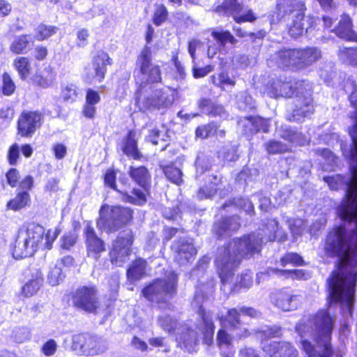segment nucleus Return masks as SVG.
Segmentation results:
<instances>
[{
  "label": "nucleus",
  "mask_w": 357,
  "mask_h": 357,
  "mask_svg": "<svg viewBox=\"0 0 357 357\" xmlns=\"http://www.w3.org/2000/svg\"><path fill=\"white\" fill-rule=\"evenodd\" d=\"M56 76V74L54 68L50 66H47L40 73L34 75L32 80L38 86L46 89L54 84Z\"/></svg>",
  "instance_id": "28"
},
{
  "label": "nucleus",
  "mask_w": 357,
  "mask_h": 357,
  "mask_svg": "<svg viewBox=\"0 0 357 357\" xmlns=\"http://www.w3.org/2000/svg\"><path fill=\"white\" fill-rule=\"evenodd\" d=\"M109 57L105 52H98L93 59V70L95 73V79L100 82L105 77L107 72V66L109 65Z\"/></svg>",
  "instance_id": "25"
},
{
  "label": "nucleus",
  "mask_w": 357,
  "mask_h": 357,
  "mask_svg": "<svg viewBox=\"0 0 357 357\" xmlns=\"http://www.w3.org/2000/svg\"><path fill=\"white\" fill-rule=\"evenodd\" d=\"M335 321L336 317L328 310H321L297 324L296 329L306 357H332L331 341Z\"/></svg>",
  "instance_id": "2"
},
{
  "label": "nucleus",
  "mask_w": 357,
  "mask_h": 357,
  "mask_svg": "<svg viewBox=\"0 0 357 357\" xmlns=\"http://www.w3.org/2000/svg\"><path fill=\"white\" fill-rule=\"evenodd\" d=\"M213 288V282H210L206 287L200 286L197 287L192 301V305L199 309V314L202 319L203 324L205 326L204 336L208 343H211L212 341L215 326L211 314L204 310L202 307V303L208 294L212 292Z\"/></svg>",
  "instance_id": "12"
},
{
  "label": "nucleus",
  "mask_w": 357,
  "mask_h": 357,
  "mask_svg": "<svg viewBox=\"0 0 357 357\" xmlns=\"http://www.w3.org/2000/svg\"><path fill=\"white\" fill-rule=\"evenodd\" d=\"M304 5L298 1H291L287 3L285 13L291 22L288 23L289 34L294 38L306 32L316 22V19L310 15L305 17Z\"/></svg>",
  "instance_id": "7"
},
{
  "label": "nucleus",
  "mask_w": 357,
  "mask_h": 357,
  "mask_svg": "<svg viewBox=\"0 0 357 357\" xmlns=\"http://www.w3.org/2000/svg\"><path fill=\"white\" fill-rule=\"evenodd\" d=\"M280 275L285 276L287 278L291 277L292 279L298 280H307L310 277L309 273H307L301 269L294 271L280 270Z\"/></svg>",
  "instance_id": "52"
},
{
  "label": "nucleus",
  "mask_w": 357,
  "mask_h": 357,
  "mask_svg": "<svg viewBox=\"0 0 357 357\" xmlns=\"http://www.w3.org/2000/svg\"><path fill=\"white\" fill-rule=\"evenodd\" d=\"M273 301L281 310L291 311L296 310L300 305L302 297L300 295L294 294L291 291L283 289L274 294Z\"/></svg>",
  "instance_id": "20"
},
{
  "label": "nucleus",
  "mask_w": 357,
  "mask_h": 357,
  "mask_svg": "<svg viewBox=\"0 0 357 357\" xmlns=\"http://www.w3.org/2000/svg\"><path fill=\"white\" fill-rule=\"evenodd\" d=\"M334 32L341 38L348 40H357V35L352 29L351 20L348 15L341 16L338 26L335 29Z\"/></svg>",
  "instance_id": "26"
},
{
  "label": "nucleus",
  "mask_w": 357,
  "mask_h": 357,
  "mask_svg": "<svg viewBox=\"0 0 357 357\" xmlns=\"http://www.w3.org/2000/svg\"><path fill=\"white\" fill-rule=\"evenodd\" d=\"M303 263V260L296 253H287L281 259V264L282 266H286L287 264H293L296 266L302 265Z\"/></svg>",
  "instance_id": "55"
},
{
  "label": "nucleus",
  "mask_w": 357,
  "mask_h": 357,
  "mask_svg": "<svg viewBox=\"0 0 357 357\" xmlns=\"http://www.w3.org/2000/svg\"><path fill=\"white\" fill-rule=\"evenodd\" d=\"M63 278L64 275L61 267L55 265L50 269L47 280L52 286H56L63 280Z\"/></svg>",
  "instance_id": "49"
},
{
  "label": "nucleus",
  "mask_w": 357,
  "mask_h": 357,
  "mask_svg": "<svg viewBox=\"0 0 357 357\" xmlns=\"http://www.w3.org/2000/svg\"><path fill=\"white\" fill-rule=\"evenodd\" d=\"M146 261L142 259H138L133 261L127 270L128 279L131 281H137L145 274Z\"/></svg>",
  "instance_id": "31"
},
{
  "label": "nucleus",
  "mask_w": 357,
  "mask_h": 357,
  "mask_svg": "<svg viewBox=\"0 0 357 357\" xmlns=\"http://www.w3.org/2000/svg\"><path fill=\"white\" fill-rule=\"evenodd\" d=\"M298 89L294 100L295 109L289 119L293 121L300 122L305 117H309L314 112V106L311 98L310 87L304 82L296 84Z\"/></svg>",
  "instance_id": "9"
},
{
  "label": "nucleus",
  "mask_w": 357,
  "mask_h": 357,
  "mask_svg": "<svg viewBox=\"0 0 357 357\" xmlns=\"http://www.w3.org/2000/svg\"><path fill=\"white\" fill-rule=\"evenodd\" d=\"M172 248L175 254V260L181 265L191 262L197 254V250L190 239L181 238L174 242Z\"/></svg>",
  "instance_id": "17"
},
{
  "label": "nucleus",
  "mask_w": 357,
  "mask_h": 357,
  "mask_svg": "<svg viewBox=\"0 0 357 357\" xmlns=\"http://www.w3.org/2000/svg\"><path fill=\"white\" fill-rule=\"evenodd\" d=\"M77 239V235L75 233H69L63 236L62 248L69 249L75 245Z\"/></svg>",
  "instance_id": "60"
},
{
  "label": "nucleus",
  "mask_w": 357,
  "mask_h": 357,
  "mask_svg": "<svg viewBox=\"0 0 357 357\" xmlns=\"http://www.w3.org/2000/svg\"><path fill=\"white\" fill-rule=\"evenodd\" d=\"M100 100V96L98 93V92L89 89L86 91V102L90 104V105H96L98 104Z\"/></svg>",
  "instance_id": "63"
},
{
  "label": "nucleus",
  "mask_w": 357,
  "mask_h": 357,
  "mask_svg": "<svg viewBox=\"0 0 357 357\" xmlns=\"http://www.w3.org/2000/svg\"><path fill=\"white\" fill-rule=\"evenodd\" d=\"M133 237L130 231L121 233L112 242L109 259L113 265L122 266L130 259Z\"/></svg>",
  "instance_id": "11"
},
{
  "label": "nucleus",
  "mask_w": 357,
  "mask_h": 357,
  "mask_svg": "<svg viewBox=\"0 0 357 357\" xmlns=\"http://www.w3.org/2000/svg\"><path fill=\"white\" fill-rule=\"evenodd\" d=\"M158 324L163 330L170 333L177 327V321L172 317L165 315L158 317Z\"/></svg>",
  "instance_id": "48"
},
{
  "label": "nucleus",
  "mask_w": 357,
  "mask_h": 357,
  "mask_svg": "<svg viewBox=\"0 0 357 357\" xmlns=\"http://www.w3.org/2000/svg\"><path fill=\"white\" fill-rule=\"evenodd\" d=\"M215 132V126L213 124H208L202 127H199L196 130L197 137L206 138Z\"/></svg>",
  "instance_id": "56"
},
{
  "label": "nucleus",
  "mask_w": 357,
  "mask_h": 357,
  "mask_svg": "<svg viewBox=\"0 0 357 357\" xmlns=\"http://www.w3.org/2000/svg\"><path fill=\"white\" fill-rule=\"evenodd\" d=\"M178 331L179 332L176 334L177 342L183 344L189 351L193 348V346L197 344L201 336H203V340L205 344L211 345L213 343V341L211 343H208L205 340V326L203 324L202 319L197 325H192V324H183L178 328ZM212 340H213V337Z\"/></svg>",
  "instance_id": "14"
},
{
  "label": "nucleus",
  "mask_w": 357,
  "mask_h": 357,
  "mask_svg": "<svg viewBox=\"0 0 357 357\" xmlns=\"http://www.w3.org/2000/svg\"><path fill=\"white\" fill-rule=\"evenodd\" d=\"M289 227L294 238L301 236L305 230L306 224L302 219H294L289 221Z\"/></svg>",
  "instance_id": "44"
},
{
  "label": "nucleus",
  "mask_w": 357,
  "mask_h": 357,
  "mask_svg": "<svg viewBox=\"0 0 357 357\" xmlns=\"http://www.w3.org/2000/svg\"><path fill=\"white\" fill-rule=\"evenodd\" d=\"M8 183L11 187H15L19 182L20 174L16 169H10L6 174Z\"/></svg>",
  "instance_id": "59"
},
{
  "label": "nucleus",
  "mask_w": 357,
  "mask_h": 357,
  "mask_svg": "<svg viewBox=\"0 0 357 357\" xmlns=\"http://www.w3.org/2000/svg\"><path fill=\"white\" fill-rule=\"evenodd\" d=\"M265 149L271 154L282 153L289 151L287 144L276 140H271L265 144Z\"/></svg>",
  "instance_id": "43"
},
{
  "label": "nucleus",
  "mask_w": 357,
  "mask_h": 357,
  "mask_svg": "<svg viewBox=\"0 0 357 357\" xmlns=\"http://www.w3.org/2000/svg\"><path fill=\"white\" fill-rule=\"evenodd\" d=\"M29 203V194L26 192H22L7 203L6 208L8 210L16 211L26 207Z\"/></svg>",
  "instance_id": "35"
},
{
  "label": "nucleus",
  "mask_w": 357,
  "mask_h": 357,
  "mask_svg": "<svg viewBox=\"0 0 357 357\" xmlns=\"http://www.w3.org/2000/svg\"><path fill=\"white\" fill-rule=\"evenodd\" d=\"M243 10V6L237 0H227L222 5L218 6L215 11L220 14H226L235 16Z\"/></svg>",
  "instance_id": "34"
},
{
  "label": "nucleus",
  "mask_w": 357,
  "mask_h": 357,
  "mask_svg": "<svg viewBox=\"0 0 357 357\" xmlns=\"http://www.w3.org/2000/svg\"><path fill=\"white\" fill-rule=\"evenodd\" d=\"M15 90V85L10 75L5 73L3 75L2 92L5 96H10Z\"/></svg>",
  "instance_id": "53"
},
{
  "label": "nucleus",
  "mask_w": 357,
  "mask_h": 357,
  "mask_svg": "<svg viewBox=\"0 0 357 357\" xmlns=\"http://www.w3.org/2000/svg\"><path fill=\"white\" fill-rule=\"evenodd\" d=\"M79 89L75 84L66 85L62 90V96L66 101L73 102L78 96Z\"/></svg>",
  "instance_id": "51"
},
{
  "label": "nucleus",
  "mask_w": 357,
  "mask_h": 357,
  "mask_svg": "<svg viewBox=\"0 0 357 357\" xmlns=\"http://www.w3.org/2000/svg\"><path fill=\"white\" fill-rule=\"evenodd\" d=\"M264 351L269 357H297V349L288 342H273L264 345Z\"/></svg>",
  "instance_id": "22"
},
{
  "label": "nucleus",
  "mask_w": 357,
  "mask_h": 357,
  "mask_svg": "<svg viewBox=\"0 0 357 357\" xmlns=\"http://www.w3.org/2000/svg\"><path fill=\"white\" fill-rule=\"evenodd\" d=\"M84 234L88 256L98 260L100 253L105 250L104 241L97 236L89 222L86 223Z\"/></svg>",
  "instance_id": "18"
},
{
  "label": "nucleus",
  "mask_w": 357,
  "mask_h": 357,
  "mask_svg": "<svg viewBox=\"0 0 357 357\" xmlns=\"http://www.w3.org/2000/svg\"><path fill=\"white\" fill-rule=\"evenodd\" d=\"M168 16L167 8L163 4H156L153 16V22L156 26H160L165 22Z\"/></svg>",
  "instance_id": "45"
},
{
  "label": "nucleus",
  "mask_w": 357,
  "mask_h": 357,
  "mask_svg": "<svg viewBox=\"0 0 357 357\" xmlns=\"http://www.w3.org/2000/svg\"><path fill=\"white\" fill-rule=\"evenodd\" d=\"M177 275L172 273L168 280L158 279L146 287L142 294L149 301L155 303L166 302L176 293Z\"/></svg>",
  "instance_id": "8"
},
{
  "label": "nucleus",
  "mask_w": 357,
  "mask_h": 357,
  "mask_svg": "<svg viewBox=\"0 0 357 357\" xmlns=\"http://www.w3.org/2000/svg\"><path fill=\"white\" fill-rule=\"evenodd\" d=\"M151 51L146 47L137 57L135 70V78L137 89L135 96L144 95V92L152 91L154 84L161 81L160 67L151 62Z\"/></svg>",
  "instance_id": "4"
},
{
  "label": "nucleus",
  "mask_w": 357,
  "mask_h": 357,
  "mask_svg": "<svg viewBox=\"0 0 357 357\" xmlns=\"http://www.w3.org/2000/svg\"><path fill=\"white\" fill-rule=\"evenodd\" d=\"M213 104L214 103L210 99L202 98L199 101V108L201 109L202 113L209 115V113H211Z\"/></svg>",
  "instance_id": "62"
},
{
  "label": "nucleus",
  "mask_w": 357,
  "mask_h": 357,
  "mask_svg": "<svg viewBox=\"0 0 357 357\" xmlns=\"http://www.w3.org/2000/svg\"><path fill=\"white\" fill-rule=\"evenodd\" d=\"M122 194V200L125 202H128L136 205H142L146 202L145 194L140 190L133 189V195H129L128 193Z\"/></svg>",
  "instance_id": "42"
},
{
  "label": "nucleus",
  "mask_w": 357,
  "mask_h": 357,
  "mask_svg": "<svg viewBox=\"0 0 357 357\" xmlns=\"http://www.w3.org/2000/svg\"><path fill=\"white\" fill-rule=\"evenodd\" d=\"M213 37L219 43L220 45L224 47L227 43L235 44L236 40L229 31H213Z\"/></svg>",
  "instance_id": "47"
},
{
  "label": "nucleus",
  "mask_w": 357,
  "mask_h": 357,
  "mask_svg": "<svg viewBox=\"0 0 357 357\" xmlns=\"http://www.w3.org/2000/svg\"><path fill=\"white\" fill-rule=\"evenodd\" d=\"M211 79L215 86L222 90H225V88L228 86L233 87L236 84L235 79L231 77L229 73L225 70H222L217 75L211 76Z\"/></svg>",
  "instance_id": "36"
},
{
  "label": "nucleus",
  "mask_w": 357,
  "mask_h": 357,
  "mask_svg": "<svg viewBox=\"0 0 357 357\" xmlns=\"http://www.w3.org/2000/svg\"><path fill=\"white\" fill-rule=\"evenodd\" d=\"M42 114L36 112H23L18 120L19 132L22 136L31 135L40 126Z\"/></svg>",
  "instance_id": "21"
},
{
  "label": "nucleus",
  "mask_w": 357,
  "mask_h": 357,
  "mask_svg": "<svg viewBox=\"0 0 357 357\" xmlns=\"http://www.w3.org/2000/svg\"><path fill=\"white\" fill-rule=\"evenodd\" d=\"M264 93L273 98H290L294 94V90L291 82L277 79L266 86Z\"/></svg>",
  "instance_id": "23"
},
{
  "label": "nucleus",
  "mask_w": 357,
  "mask_h": 357,
  "mask_svg": "<svg viewBox=\"0 0 357 357\" xmlns=\"http://www.w3.org/2000/svg\"><path fill=\"white\" fill-rule=\"evenodd\" d=\"M14 65L22 79H25L30 73L31 64L29 59L21 56L14 61Z\"/></svg>",
  "instance_id": "40"
},
{
  "label": "nucleus",
  "mask_w": 357,
  "mask_h": 357,
  "mask_svg": "<svg viewBox=\"0 0 357 357\" xmlns=\"http://www.w3.org/2000/svg\"><path fill=\"white\" fill-rule=\"evenodd\" d=\"M321 57V52L317 47L302 49H282L275 52L271 61L280 68L298 71L310 66Z\"/></svg>",
  "instance_id": "3"
},
{
  "label": "nucleus",
  "mask_w": 357,
  "mask_h": 357,
  "mask_svg": "<svg viewBox=\"0 0 357 357\" xmlns=\"http://www.w3.org/2000/svg\"><path fill=\"white\" fill-rule=\"evenodd\" d=\"M263 122L264 121L261 118L250 116L241 119L238 126L244 135H252L260 130L258 123Z\"/></svg>",
  "instance_id": "30"
},
{
  "label": "nucleus",
  "mask_w": 357,
  "mask_h": 357,
  "mask_svg": "<svg viewBox=\"0 0 357 357\" xmlns=\"http://www.w3.org/2000/svg\"><path fill=\"white\" fill-rule=\"evenodd\" d=\"M237 103L239 108L244 110L254 107L253 99L246 92H241L237 96Z\"/></svg>",
  "instance_id": "50"
},
{
  "label": "nucleus",
  "mask_w": 357,
  "mask_h": 357,
  "mask_svg": "<svg viewBox=\"0 0 357 357\" xmlns=\"http://www.w3.org/2000/svg\"><path fill=\"white\" fill-rule=\"evenodd\" d=\"M33 43V38L30 35H21L12 42L10 50L14 54L25 53L31 49Z\"/></svg>",
  "instance_id": "29"
},
{
  "label": "nucleus",
  "mask_w": 357,
  "mask_h": 357,
  "mask_svg": "<svg viewBox=\"0 0 357 357\" xmlns=\"http://www.w3.org/2000/svg\"><path fill=\"white\" fill-rule=\"evenodd\" d=\"M236 205L250 215L254 213V206L249 199L243 198L238 199Z\"/></svg>",
  "instance_id": "61"
},
{
  "label": "nucleus",
  "mask_w": 357,
  "mask_h": 357,
  "mask_svg": "<svg viewBox=\"0 0 357 357\" xmlns=\"http://www.w3.org/2000/svg\"><path fill=\"white\" fill-rule=\"evenodd\" d=\"M130 177L140 186L144 189L149 183L150 175L146 167L142 166L139 167H130L129 170Z\"/></svg>",
  "instance_id": "32"
},
{
  "label": "nucleus",
  "mask_w": 357,
  "mask_h": 357,
  "mask_svg": "<svg viewBox=\"0 0 357 357\" xmlns=\"http://www.w3.org/2000/svg\"><path fill=\"white\" fill-rule=\"evenodd\" d=\"M163 172L167 178L172 183L176 185H180L182 183V172L179 168L173 165H167L164 167Z\"/></svg>",
  "instance_id": "41"
},
{
  "label": "nucleus",
  "mask_w": 357,
  "mask_h": 357,
  "mask_svg": "<svg viewBox=\"0 0 357 357\" xmlns=\"http://www.w3.org/2000/svg\"><path fill=\"white\" fill-rule=\"evenodd\" d=\"M43 278L40 271L36 270L33 278L28 281L22 288L25 296H31L36 294L43 284Z\"/></svg>",
  "instance_id": "33"
},
{
  "label": "nucleus",
  "mask_w": 357,
  "mask_h": 357,
  "mask_svg": "<svg viewBox=\"0 0 357 357\" xmlns=\"http://www.w3.org/2000/svg\"><path fill=\"white\" fill-rule=\"evenodd\" d=\"M280 136L284 140L296 145L302 146L307 142V139L303 135L291 128H284L280 131Z\"/></svg>",
  "instance_id": "37"
},
{
  "label": "nucleus",
  "mask_w": 357,
  "mask_h": 357,
  "mask_svg": "<svg viewBox=\"0 0 357 357\" xmlns=\"http://www.w3.org/2000/svg\"><path fill=\"white\" fill-rule=\"evenodd\" d=\"M97 227L107 233L114 232L124 227L132 217V211L120 206L103 205L99 211Z\"/></svg>",
  "instance_id": "5"
},
{
  "label": "nucleus",
  "mask_w": 357,
  "mask_h": 357,
  "mask_svg": "<svg viewBox=\"0 0 357 357\" xmlns=\"http://www.w3.org/2000/svg\"><path fill=\"white\" fill-rule=\"evenodd\" d=\"M123 152L134 159L139 158L140 155L137 146L136 133L135 132H129L123 148Z\"/></svg>",
  "instance_id": "38"
},
{
  "label": "nucleus",
  "mask_w": 357,
  "mask_h": 357,
  "mask_svg": "<svg viewBox=\"0 0 357 357\" xmlns=\"http://www.w3.org/2000/svg\"><path fill=\"white\" fill-rule=\"evenodd\" d=\"M357 85L352 77H348L344 84V90L349 94V100L356 109L352 117L354 125L349 130V135L352 139V147L350 151V158L353 163H357Z\"/></svg>",
  "instance_id": "15"
},
{
  "label": "nucleus",
  "mask_w": 357,
  "mask_h": 357,
  "mask_svg": "<svg viewBox=\"0 0 357 357\" xmlns=\"http://www.w3.org/2000/svg\"><path fill=\"white\" fill-rule=\"evenodd\" d=\"M232 337L225 330L221 329L217 335L218 344L220 348L229 347L232 343Z\"/></svg>",
  "instance_id": "54"
},
{
  "label": "nucleus",
  "mask_w": 357,
  "mask_h": 357,
  "mask_svg": "<svg viewBox=\"0 0 357 357\" xmlns=\"http://www.w3.org/2000/svg\"><path fill=\"white\" fill-rule=\"evenodd\" d=\"M338 56L342 62L357 66V48H340Z\"/></svg>",
  "instance_id": "39"
},
{
  "label": "nucleus",
  "mask_w": 357,
  "mask_h": 357,
  "mask_svg": "<svg viewBox=\"0 0 357 357\" xmlns=\"http://www.w3.org/2000/svg\"><path fill=\"white\" fill-rule=\"evenodd\" d=\"M72 299L74 306L87 312H95L100 307L98 289L93 285L77 288Z\"/></svg>",
  "instance_id": "13"
},
{
  "label": "nucleus",
  "mask_w": 357,
  "mask_h": 357,
  "mask_svg": "<svg viewBox=\"0 0 357 357\" xmlns=\"http://www.w3.org/2000/svg\"><path fill=\"white\" fill-rule=\"evenodd\" d=\"M263 233H253L241 238H234L226 248L221 249L215 260L219 276L223 283L231 280L243 258H250L261 251V244L278 238V222L269 220L264 226Z\"/></svg>",
  "instance_id": "1"
},
{
  "label": "nucleus",
  "mask_w": 357,
  "mask_h": 357,
  "mask_svg": "<svg viewBox=\"0 0 357 357\" xmlns=\"http://www.w3.org/2000/svg\"><path fill=\"white\" fill-rule=\"evenodd\" d=\"M56 26L40 24L37 28L36 37L38 40H43L56 33Z\"/></svg>",
  "instance_id": "46"
},
{
  "label": "nucleus",
  "mask_w": 357,
  "mask_h": 357,
  "mask_svg": "<svg viewBox=\"0 0 357 357\" xmlns=\"http://www.w3.org/2000/svg\"><path fill=\"white\" fill-rule=\"evenodd\" d=\"M72 349L83 355H98L107 349V342L88 334H78L73 337Z\"/></svg>",
  "instance_id": "10"
},
{
  "label": "nucleus",
  "mask_w": 357,
  "mask_h": 357,
  "mask_svg": "<svg viewBox=\"0 0 357 357\" xmlns=\"http://www.w3.org/2000/svg\"><path fill=\"white\" fill-rule=\"evenodd\" d=\"M89 36V33L88 29H82L79 30L77 33V45L83 47L87 45L88 38Z\"/></svg>",
  "instance_id": "58"
},
{
  "label": "nucleus",
  "mask_w": 357,
  "mask_h": 357,
  "mask_svg": "<svg viewBox=\"0 0 357 357\" xmlns=\"http://www.w3.org/2000/svg\"><path fill=\"white\" fill-rule=\"evenodd\" d=\"M53 151L55 158L58 160H61L65 158L67 153L66 146L61 143H57L53 146Z\"/></svg>",
  "instance_id": "64"
},
{
  "label": "nucleus",
  "mask_w": 357,
  "mask_h": 357,
  "mask_svg": "<svg viewBox=\"0 0 357 357\" xmlns=\"http://www.w3.org/2000/svg\"><path fill=\"white\" fill-rule=\"evenodd\" d=\"M43 227L31 224L26 229H20L15 241L14 255L19 257H31L36 252L43 238Z\"/></svg>",
  "instance_id": "6"
},
{
  "label": "nucleus",
  "mask_w": 357,
  "mask_h": 357,
  "mask_svg": "<svg viewBox=\"0 0 357 357\" xmlns=\"http://www.w3.org/2000/svg\"><path fill=\"white\" fill-rule=\"evenodd\" d=\"M324 180L325 181L326 183H327L328 187L331 190H338L344 184L347 185L345 198L342 201V202H343V201L347 198V194L350 190V187H351V185L354 184L355 181H356L357 183V167H351V178L349 180V181H345L344 177H342L340 174H335L331 176H326L324 178ZM356 191L357 194V189ZM342 204V203H341V204Z\"/></svg>",
  "instance_id": "24"
},
{
  "label": "nucleus",
  "mask_w": 357,
  "mask_h": 357,
  "mask_svg": "<svg viewBox=\"0 0 357 357\" xmlns=\"http://www.w3.org/2000/svg\"><path fill=\"white\" fill-rule=\"evenodd\" d=\"M57 347L56 341L50 339L43 345L41 351L45 356H51L56 353Z\"/></svg>",
  "instance_id": "57"
},
{
  "label": "nucleus",
  "mask_w": 357,
  "mask_h": 357,
  "mask_svg": "<svg viewBox=\"0 0 357 357\" xmlns=\"http://www.w3.org/2000/svg\"><path fill=\"white\" fill-rule=\"evenodd\" d=\"M241 312L236 308H231L227 310V315H218V319L222 324L227 323L229 327L234 332L236 337L238 338L246 337L250 335L248 328L242 324L240 316Z\"/></svg>",
  "instance_id": "19"
},
{
  "label": "nucleus",
  "mask_w": 357,
  "mask_h": 357,
  "mask_svg": "<svg viewBox=\"0 0 357 357\" xmlns=\"http://www.w3.org/2000/svg\"><path fill=\"white\" fill-rule=\"evenodd\" d=\"M239 227L238 218L234 216L224 218L216 222L214 225V229L219 237H223L229 236L231 231L238 229Z\"/></svg>",
  "instance_id": "27"
},
{
  "label": "nucleus",
  "mask_w": 357,
  "mask_h": 357,
  "mask_svg": "<svg viewBox=\"0 0 357 357\" xmlns=\"http://www.w3.org/2000/svg\"><path fill=\"white\" fill-rule=\"evenodd\" d=\"M153 89L144 92V95H137L135 97V104L139 110H146L151 107L160 108L169 106L172 100L165 96V93L161 91H155Z\"/></svg>",
  "instance_id": "16"
}]
</instances>
